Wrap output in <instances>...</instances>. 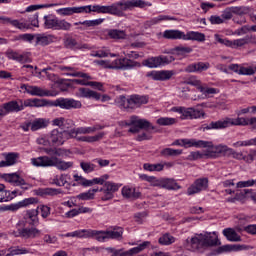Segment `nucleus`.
I'll return each instance as SVG.
<instances>
[{"label": "nucleus", "instance_id": "nucleus-1", "mask_svg": "<svg viewBox=\"0 0 256 256\" xmlns=\"http://www.w3.org/2000/svg\"><path fill=\"white\" fill-rule=\"evenodd\" d=\"M82 7H86V11H84V13L93 12L114 15L115 17H125V11H131V9H135V7L143 9L147 7V2L143 0H120L108 6L88 5Z\"/></svg>", "mask_w": 256, "mask_h": 256}, {"label": "nucleus", "instance_id": "nucleus-2", "mask_svg": "<svg viewBox=\"0 0 256 256\" xmlns=\"http://www.w3.org/2000/svg\"><path fill=\"white\" fill-rule=\"evenodd\" d=\"M221 245V241L217 236V233L205 232L195 234L190 240L186 239L184 247L188 251H201V249H207L209 247H217Z\"/></svg>", "mask_w": 256, "mask_h": 256}, {"label": "nucleus", "instance_id": "nucleus-3", "mask_svg": "<svg viewBox=\"0 0 256 256\" xmlns=\"http://www.w3.org/2000/svg\"><path fill=\"white\" fill-rule=\"evenodd\" d=\"M127 127H130L128 133H139L136 137V141H151L153 139V131L155 126L147 119H143L139 116H131L126 123ZM140 131H143L140 133Z\"/></svg>", "mask_w": 256, "mask_h": 256}, {"label": "nucleus", "instance_id": "nucleus-4", "mask_svg": "<svg viewBox=\"0 0 256 256\" xmlns=\"http://www.w3.org/2000/svg\"><path fill=\"white\" fill-rule=\"evenodd\" d=\"M115 103L123 111L131 113L132 111H135V109L141 107V105H147L149 103V97L135 94L127 98L125 95H120L116 97Z\"/></svg>", "mask_w": 256, "mask_h": 256}, {"label": "nucleus", "instance_id": "nucleus-5", "mask_svg": "<svg viewBox=\"0 0 256 256\" xmlns=\"http://www.w3.org/2000/svg\"><path fill=\"white\" fill-rule=\"evenodd\" d=\"M34 167H57L60 171H67L73 167V162H65L58 157L40 156L31 159Z\"/></svg>", "mask_w": 256, "mask_h": 256}, {"label": "nucleus", "instance_id": "nucleus-6", "mask_svg": "<svg viewBox=\"0 0 256 256\" xmlns=\"http://www.w3.org/2000/svg\"><path fill=\"white\" fill-rule=\"evenodd\" d=\"M248 119L243 117L238 118H225L224 120H218L215 122H210V124H205L203 130L209 131V129H227L231 126H242L247 127Z\"/></svg>", "mask_w": 256, "mask_h": 256}, {"label": "nucleus", "instance_id": "nucleus-7", "mask_svg": "<svg viewBox=\"0 0 256 256\" xmlns=\"http://www.w3.org/2000/svg\"><path fill=\"white\" fill-rule=\"evenodd\" d=\"M137 66H139V62L127 58H120L114 60L110 65H106V69H121L126 71V69H133V67Z\"/></svg>", "mask_w": 256, "mask_h": 256}, {"label": "nucleus", "instance_id": "nucleus-8", "mask_svg": "<svg viewBox=\"0 0 256 256\" xmlns=\"http://www.w3.org/2000/svg\"><path fill=\"white\" fill-rule=\"evenodd\" d=\"M71 137H73V135L71 134V130L70 131H62L59 132V130L54 129L51 132L50 135V141L54 144V145H63V143H65V141H69V139H71Z\"/></svg>", "mask_w": 256, "mask_h": 256}, {"label": "nucleus", "instance_id": "nucleus-9", "mask_svg": "<svg viewBox=\"0 0 256 256\" xmlns=\"http://www.w3.org/2000/svg\"><path fill=\"white\" fill-rule=\"evenodd\" d=\"M207 151L205 153V157H219V155H227L229 156V148L227 145H216L213 146V142H211L210 146H206Z\"/></svg>", "mask_w": 256, "mask_h": 256}, {"label": "nucleus", "instance_id": "nucleus-10", "mask_svg": "<svg viewBox=\"0 0 256 256\" xmlns=\"http://www.w3.org/2000/svg\"><path fill=\"white\" fill-rule=\"evenodd\" d=\"M55 107L60 109H81V101L69 98H59L54 102Z\"/></svg>", "mask_w": 256, "mask_h": 256}, {"label": "nucleus", "instance_id": "nucleus-11", "mask_svg": "<svg viewBox=\"0 0 256 256\" xmlns=\"http://www.w3.org/2000/svg\"><path fill=\"white\" fill-rule=\"evenodd\" d=\"M207 187H209V179L208 178H198L187 189V195H195L197 193H201V191H205V189H207Z\"/></svg>", "mask_w": 256, "mask_h": 256}, {"label": "nucleus", "instance_id": "nucleus-12", "mask_svg": "<svg viewBox=\"0 0 256 256\" xmlns=\"http://www.w3.org/2000/svg\"><path fill=\"white\" fill-rule=\"evenodd\" d=\"M173 75H175L173 70H161L148 72L146 77H151L154 81H169Z\"/></svg>", "mask_w": 256, "mask_h": 256}, {"label": "nucleus", "instance_id": "nucleus-13", "mask_svg": "<svg viewBox=\"0 0 256 256\" xmlns=\"http://www.w3.org/2000/svg\"><path fill=\"white\" fill-rule=\"evenodd\" d=\"M2 107L6 115H8V113H19V111H23V100H12L4 103Z\"/></svg>", "mask_w": 256, "mask_h": 256}, {"label": "nucleus", "instance_id": "nucleus-14", "mask_svg": "<svg viewBox=\"0 0 256 256\" xmlns=\"http://www.w3.org/2000/svg\"><path fill=\"white\" fill-rule=\"evenodd\" d=\"M104 126L101 125H95L92 127H79V128H73L71 129V135L72 137H77V135H89L91 133H95V131H101V129H104Z\"/></svg>", "mask_w": 256, "mask_h": 256}, {"label": "nucleus", "instance_id": "nucleus-15", "mask_svg": "<svg viewBox=\"0 0 256 256\" xmlns=\"http://www.w3.org/2000/svg\"><path fill=\"white\" fill-rule=\"evenodd\" d=\"M15 237H23L24 239H35L38 235H41V230L37 228H23L18 229V232H14Z\"/></svg>", "mask_w": 256, "mask_h": 256}, {"label": "nucleus", "instance_id": "nucleus-16", "mask_svg": "<svg viewBox=\"0 0 256 256\" xmlns=\"http://www.w3.org/2000/svg\"><path fill=\"white\" fill-rule=\"evenodd\" d=\"M1 179H4V181H7V183H12V185H15L16 187H19L21 185H27L25 179H23L17 173L2 174Z\"/></svg>", "mask_w": 256, "mask_h": 256}, {"label": "nucleus", "instance_id": "nucleus-17", "mask_svg": "<svg viewBox=\"0 0 256 256\" xmlns=\"http://www.w3.org/2000/svg\"><path fill=\"white\" fill-rule=\"evenodd\" d=\"M104 196L102 197V201H110L113 199V193L119 191V184L113 182H105L104 183Z\"/></svg>", "mask_w": 256, "mask_h": 256}, {"label": "nucleus", "instance_id": "nucleus-18", "mask_svg": "<svg viewBox=\"0 0 256 256\" xmlns=\"http://www.w3.org/2000/svg\"><path fill=\"white\" fill-rule=\"evenodd\" d=\"M155 185L162 189H168V191H177V189H181V186L175 181V179L169 178L158 180Z\"/></svg>", "mask_w": 256, "mask_h": 256}, {"label": "nucleus", "instance_id": "nucleus-19", "mask_svg": "<svg viewBox=\"0 0 256 256\" xmlns=\"http://www.w3.org/2000/svg\"><path fill=\"white\" fill-rule=\"evenodd\" d=\"M87 11V7L79 6V7H66L60 8L56 10L58 15L62 17H71V15H75V13H85Z\"/></svg>", "mask_w": 256, "mask_h": 256}, {"label": "nucleus", "instance_id": "nucleus-20", "mask_svg": "<svg viewBox=\"0 0 256 256\" xmlns=\"http://www.w3.org/2000/svg\"><path fill=\"white\" fill-rule=\"evenodd\" d=\"M210 64L208 62H198L189 64L185 67L184 71L186 73H202V71H207L209 69Z\"/></svg>", "mask_w": 256, "mask_h": 256}, {"label": "nucleus", "instance_id": "nucleus-21", "mask_svg": "<svg viewBox=\"0 0 256 256\" xmlns=\"http://www.w3.org/2000/svg\"><path fill=\"white\" fill-rule=\"evenodd\" d=\"M182 147H211V141L195 140V139H181Z\"/></svg>", "mask_w": 256, "mask_h": 256}, {"label": "nucleus", "instance_id": "nucleus-22", "mask_svg": "<svg viewBox=\"0 0 256 256\" xmlns=\"http://www.w3.org/2000/svg\"><path fill=\"white\" fill-rule=\"evenodd\" d=\"M6 56L12 61H17L18 63H31V58L27 54H19L13 50H8Z\"/></svg>", "mask_w": 256, "mask_h": 256}, {"label": "nucleus", "instance_id": "nucleus-23", "mask_svg": "<svg viewBox=\"0 0 256 256\" xmlns=\"http://www.w3.org/2000/svg\"><path fill=\"white\" fill-rule=\"evenodd\" d=\"M36 195L39 197H46V195L55 197L57 195H63V190L57 188H39L36 190Z\"/></svg>", "mask_w": 256, "mask_h": 256}, {"label": "nucleus", "instance_id": "nucleus-24", "mask_svg": "<svg viewBox=\"0 0 256 256\" xmlns=\"http://www.w3.org/2000/svg\"><path fill=\"white\" fill-rule=\"evenodd\" d=\"M5 160L0 162V167H11V165H15L17 163V159H19V153L10 152L4 154Z\"/></svg>", "mask_w": 256, "mask_h": 256}, {"label": "nucleus", "instance_id": "nucleus-25", "mask_svg": "<svg viewBox=\"0 0 256 256\" xmlns=\"http://www.w3.org/2000/svg\"><path fill=\"white\" fill-rule=\"evenodd\" d=\"M25 219L32 227L39 225V208L26 211Z\"/></svg>", "mask_w": 256, "mask_h": 256}, {"label": "nucleus", "instance_id": "nucleus-26", "mask_svg": "<svg viewBox=\"0 0 256 256\" xmlns=\"http://www.w3.org/2000/svg\"><path fill=\"white\" fill-rule=\"evenodd\" d=\"M44 27L45 29H52V31H58L59 18L53 15L44 16Z\"/></svg>", "mask_w": 256, "mask_h": 256}, {"label": "nucleus", "instance_id": "nucleus-27", "mask_svg": "<svg viewBox=\"0 0 256 256\" xmlns=\"http://www.w3.org/2000/svg\"><path fill=\"white\" fill-rule=\"evenodd\" d=\"M79 96L84 99H95V101H99L101 99V94L93 91L89 88H79Z\"/></svg>", "mask_w": 256, "mask_h": 256}, {"label": "nucleus", "instance_id": "nucleus-28", "mask_svg": "<svg viewBox=\"0 0 256 256\" xmlns=\"http://www.w3.org/2000/svg\"><path fill=\"white\" fill-rule=\"evenodd\" d=\"M222 233L224 237H226L227 241L232 243H239L242 241L241 236L238 235L237 231H235L233 228H225Z\"/></svg>", "mask_w": 256, "mask_h": 256}, {"label": "nucleus", "instance_id": "nucleus-29", "mask_svg": "<svg viewBox=\"0 0 256 256\" xmlns=\"http://www.w3.org/2000/svg\"><path fill=\"white\" fill-rule=\"evenodd\" d=\"M122 196L125 197V199H139L141 192L137 191L135 188L124 186L122 188Z\"/></svg>", "mask_w": 256, "mask_h": 256}, {"label": "nucleus", "instance_id": "nucleus-30", "mask_svg": "<svg viewBox=\"0 0 256 256\" xmlns=\"http://www.w3.org/2000/svg\"><path fill=\"white\" fill-rule=\"evenodd\" d=\"M184 41H198V43H203L205 41V34L201 32L190 31L184 34Z\"/></svg>", "mask_w": 256, "mask_h": 256}, {"label": "nucleus", "instance_id": "nucleus-31", "mask_svg": "<svg viewBox=\"0 0 256 256\" xmlns=\"http://www.w3.org/2000/svg\"><path fill=\"white\" fill-rule=\"evenodd\" d=\"M107 35L110 39H114V41H121V39H127V33L125 32V30L109 29L107 30Z\"/></svg>", "mask_w": 256, "mask_h": 256}, {"label": "nucleus", "instance_id": "nucleus-32", "mask_svg": "<svg viewBox=\"0 0 256 256\" xmlns=\"http://www.w3.org/2000/svg\"><path fill=\"white\" fill-rule=\"evenodd\" d=\"M161 21H177V18L167 16V15H159L155 18H152L149 21H146L145 26L146 27H153V25H157V23H161Z\"/></svg>", "mask_w": 256, "mask_h": 256}, {"label": "nucleus", "instance_id": "nucleus-33", "mask_svg": "<svg viewBox=\"0 0 256 256\" xmlns=\"http://www.w3.org/2000/svg\"><path fill=\"white\" fill-rule=\"evenodd\" d=\"M43 151L52 157H65L69 153V150L63 148H43Z\"/></svg>", "mask_w": 256, "mask_h": 256}, {"label": "nucleus", "instance_id": "nucleus-34", "mask_svg": "<svg viewBox=\"0 0 256 256\" xmlns=\"http://www.w3.org/2000/svg\"><path fill=\"white\" fill-rule=\"evenodd\" d=\"M88 239H96V241H105L107 239V231L88 229Z\"/></svg>", "mask_w": 256, "mask_h": 256}, {"label": "nucleus", "instance_id": "nucleus-35", "mask_svg": "<svg viewBox=\"0 0 256 256\" xmlns=\"http://www.w3.org/2000/svg\"><path fill=\"white\" fill-rule=\"evenodd\" d=\"M106 238L107 239H117L118 241H121V239H123V228L115 227V228H113V230H107Z\"/></svg>", "mask_w": 256, "mask_h": 256}, {"label": "nucleus", "instance_id": "nucleus-36", "mask_svg": "<svg viewBox=\"0 0 256 256\" xmlns=\"http://www.w3.org/2000/svg\"><path fill=\"white\" fill-rule=\"evenodd\" d=\"M251 197L253 201L256 203V197L253 196V190L252 189H243L242 191L236 193L235 200L236 201H245V199Z\"/></svg>", "mask_w": 256, "mask_h": 256}, {"label": "nucleus", "instance_id": "nucleus-37", "mask_svg": "<svg viewBox=\"0 0 256 256\" xmlns=\"http://www.w3.org/2000/svg\"><path fill=\"white\" fill-rule=\"evenodd\" d=\"M163 37L165 39H183L185 40V32L180 30H166L164 31Z\"/></svg>", "mask_w": 256, "mask_h": 256}, {"label": "nucleus", "instance_id": "nucleus-38", "mask_svg": "<svg viewBox=\"0 0 256 256\" xmlns=\"http://www.w3.org/2000/svg\"><path fill=\"white\" fill-rule=\"evenodd\" d=\"M150 245H151V242L144 241L142 244H139L137 247L127 250L126 255L127 256L137 255L138 253H141V251H145V249H147V247H149Z\"/></svg>", "mask_w": 256, "mask_h": 256}, {"label": "nucleus", "instance_id": "nucleus-39", "mask_svg": "<svg viewBox=\"0 0 256 256\" xmlns=\"http://www.w3.org/2000/svg\"><path fill=\"white\" fill-rule=\"evenodd\" d=\"M43 105H45L43 101L37 98L22 100V110L25 107H43Z\"/></svg>", "mask_w": 256, "mask_h": 256}, {"label": "nucleus", "instance_id": "nucleus-40", "mask_svg": "<svg viewBox=\"0 0 256 256\" xmlns=\"http://www.w3.org/2000/svg\"><path fill=\"white\" fill-rule=\"evenodd\" d=\"M65 237H77L78 239H89V229L76 230L65 234Z\"/></svg>", "mask_w": 256, "mask_h": 256}, {"label": "nucleus", "instance_id": "nucleus-41", "mask_svg": "<svg viewBox=\"0 0 256 256\" xmlns=\"http://www.w3.org/2000/svg\"><path fill=\"white\" fill-rule=\"evenodd\" d=\"M105 19L100 18L96 20H85V21H79L75 22L74 25L77 27L79 25H84L85 27H97L98 25H101Z\"/></svg>", "mask_w": 256, "mask_h": 256}, {"label": "nucleus", "instance_id": "nucleus-42", "mask_svg": "<svg viewBox=\"0 0 256 256\" xmlns=\"http://www.w3.org/2000/svg\"><path fill=\"white\" fill-rule=\"evenodd\" d=\"M183 153V150L179 149H172V148H165L161 150L160 155L162 157H177Z\"/></svg>", "mask_w": 256, "mask_h": 256}, {"label": "nucleus", "instance_id": "nucleus-43", "mask_svg": "<svg viewBox=\"0 0 256 256\" xmlns=\"http://www.w3.org/2000/svg\"><path fill=\"white\" fill-rule=\"evenodd\" d=\"M31 131H39V129H45L47 127V122L43 118L36 119L30 122Z\"/></svg>", "mask_w": 256, "mask_h": 256}, {"label": "nucleus", "instance_id": "nucleus-44", "mask_svg": "<svg viewBox=\"0 0 256 256\" xmlns=\"http://www.w3.org/2000/svg\"><path fill=\"white\" fill-rule=\"evenodd\" d=\"M143 65H146V67H150V69H154L155 67H161V58L160 56H158L144 60Z\"/></svg>", "mask_w": 256, "mask_h": 256}, {"label": "nucleus", "instance_id": "nucleus-45", "mask_svg": "<svg viewBox=\"0 0 256 256\" xmlns=\"http://www.w3.org/2000/svg\"><path fill=\"white\" fill-rule=\"evenodd\" d=\"M158 242L160 245H173V243H175V237L166 233L158 239Z\"/></svg>", "mask_w": 256, "mask_h": 256}, {"label": "nucleus", "instance_id": "nucleus-46", "mask_svg": "<svg viewBox=\"0 0 256 256\" xmlns=\"http://www.w3.org/2000/svg\"><path fill=\"white\" fill-rule=\"evenodd\" d=\"M253 145L256 146V138H252L250 140L237 141L232 144V146L235 148L252 147Z\"/></svg>", "mask_w": 256, "mask_h": 256}, {"label": "nucleus", "instance_id": "nucleus-47", "mask_svg": "<svg viewBox=\"0 0 256 256\" xmlns=\"http://www.w3.org/2000/svg\"><path fill=\"white\" fill-rule=\"evenodd\" d=\"M27 253H29V251L27 250V248H19V246L10 247V248L8 249V255H9V256H14V255H27Z\"/></svg>", "mask_w": 256, "mask_h": 256}, {"label": "nucleus", "instance_id": "nucleus-48", "mask_svg": "<svg viewBox=\"0 0 256 256\" xmlns=\"http://www.w3.org/2000/svg\"><path fill=\"white\" fill-rule=\"evenodd\" d=\"M51 36H47L45 34H38L36 37V45H49V43H52Z\"/></svg>", "mask_w": 256, "mask_h": 256}, {"label": "nucleus", "instance_id": "nucleus-49", "mask_svg": "<svg viewBox=\"0 0 256 256\" xmlns=\"http://www.w3.org/2000/svg\"><path fill=\"white\" fill-rule=\"evenodd\" d=\"M185 85H192V87H196L198 91H200V88L203 86L201 85V80L197 78V76H191L186 81H184Z\"/></svg>", "mask_w": 256, "mask_h": 256}, {"label": "nucleus", "instance_id": "nucleus-50", "mask_svg": "<svg viewBox=\"0 0 256 256\" xmlns=\"http://www.w3.org/2000/svg\"><path fill=\"white\" fill-rule=\"evenodd\" d=\"M52 185H56L57 187H65V185H67V175L61 174L60 177H54L52 180Z\"/></svg>", "mask_w": 256, "mask_h": 256}, {"label": "nucleus", "instance_id": "nucleus-51", "mask_svg": "<svg viewBox=\"0 0 256 256\" xmlns=\"http://www.w3.org/2000/svg\"><path fill=\"white\" fill-rule=\"evenodd\" d=\"M49 7H57V4L30 5L26 8V12L31 13V11H37V9H49Z\"/></svg>", "mask_w": 256, "mask_h": 256}, {"label": "nucleus", "instance_id": "nucleus-52", "mask_svg": "<svg viewBox=\"0 0 256 256\" xmlns=\"http://www.w3.org/2000/svg\"><path fill=\"white\" fill-rule=\"evenodd\" d=\"M72 27L73 24H71L67 20L58 18V31H69L70 29H72Z\"/></svg>", "mask_w": 256, "mask_h": 256}, {"label": "nucleus", "instance_id": "nucleus-53", "mask_svg": "<svg viewBox=\"0 0 256 256\" xmlns=\"http://www.w3.org/2000/svg\"><path fill=\"white\" fill-rule=\"evenodd\" d=\"M64 46L66 47V49H77L79 46V43L75 38L68 37L64 41Z\"/></svg>", "mask_w": 256, "mask_h": 256}, {"label": "nucleus", "instance_id": "nucleus-54", "mask_svg": "<svg viewBox=\"0 0 256 256\" xmlns=\"http://www.w3.org/2000/svg\"><path fill=\"white\" fill-rule=\"evenodd\" d=\"M175 123H177L175 118L161 117L157 120V124L162 126L175 125Z\"/></svg>", "mask_w": 256, "mask_h": 256}, {"label": "nucleus", "instance_id": "nucleus-55", "mask_svg": "<svg viewBox=\"0 0 256 256\" xmlns=\"http://www.w3.org/2000/svg\"><path fill=\"white\" fill-rule=\"evenodd\" d=\"M230 11H232L234 15H247L249 8L245 6L231 7Z\"/></svg>", "mask_w": 256, "mask_h": 256}, {"label": "nucleus", "instance_id": "nucleus-56", "mask_svg": "<svg viewBox=\"0 0 256 256\" xmlns=\"http://www.w3.org/2000/svg\"><path fill=\"white\" fill-rule=\"evenodd\" d=\"M172 51H173V52H176L177 55H187V54L193 52V48H191V47L177 46V47H175Z\"/></svg>", "mask_w": 256, "mask_h": 256}, {"label": "nucleus", "instance_id": "nucleus-57", "mask_svg": "<svg viewBox=\"0 0 256 256\" xmlns=\"http://www.w3.org/2000/svg\"><path fill=\"white\" fill-rule=\"evenodd\" d=\"M80 167L84 173H93L95 171V164L91 162H81Z\"/></svg>", "mask_w": 256, "mask_h": 256}, {"label": "nucleus", "instance_id": "nucleus-58", "mask_svg": "<svg viewBox=\"0 0 256 256\" xmlns=\"http://www.w3.org/2000/svg\"><path fill=\"white\" fill-rule=\"evenodd\" d=\"M221 253H231L229 244L223 245L211 252L210 255H221Z\"/></svg>", "mask_w": 256, "mask_h": 256}, {"label": "nucleus", "instance_id": "nucleus-59", "mask_svg": "<svg viewBox=\"0 0 256 256\" xmlns=\"http://www.w3.org/2000/svg\"><path fill=\"white\" fill-rule=\"evenodd\" d=\"M6 23H11L13 27H16V29H30L31 27L23 22H19V20H11L9 18V21H6Z\"/></svg>", "mask_w": 256, "mask_h": 256}, {"label": "nucleus", "instance_id": "nucleus-60", "mask_svg": "<svg viewBox=\"0 0 256 256\" xmlns=\"http://www.w3.org/2000/svg\"><path fill=\"white\" fill-rule=\"evenodd\" d=\"M214 39L217 43H220V45H225L226 47H233V43L229 39H223L221 38V35L215 34Z\"/></svg>", "mask_w": 256, "mask_h": 256}, {"label": "nucleus", "instance_id": "nucleus-61", "mask_svg": "<svg viewBox=\"0 0 256 256\" xmlns=\"http://www.w3.org/2000/svg\"><path fill=\"white\" fill-rule=\"evenodd\" d=\"M244 45H248L247 43V37L236 39L232 41V49H237L238 47H244Z\"/></svg>", "mask_w": 256, "mask_h": 256}, {"label": "nucleus", "instance_id": "nucleus-62", "mask_svg": "<svg viewBox=\"0 0 256 256\" xmlns=\"http://www.w3.org/2000/svg\"><path fill=\"white\" fill-rule=\"evenodd\" d=\"M201 117H205V112L191 107L190 119H201Z\"/></svg>", "mask_w": 256, "mask_h": 256}, {"label": "nucleus", "instance_id": "nucleus-63", "mask_svg": "<svg viewBox=\"0 0 256 256\" xmlns=\"http://www.w3.org/2000/svg\"><path fill=\"white\" fill-rule=\"evenodd\" d=\"M243 161L246 163H253L256 159V150H251L248 155L243 156Z\"/></svg>", "mask_w": 256, "mask_h": 256}, {"label": "nucleus", "instance_id": "nucleus-64", "mask_svg": "<svg viewBox=\"0 0 256 256\" xmlns=\"http://www.w3.org/2000/svg\"><path fill=\"white\" fill-rule=\"evenodd\" d=\"M243 231L245 233H248V235H256V224H249L243 228Z\"/></svg>", "mask_w": 256, "mask_h": 256}]
</instances>
